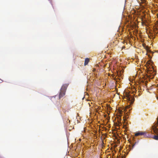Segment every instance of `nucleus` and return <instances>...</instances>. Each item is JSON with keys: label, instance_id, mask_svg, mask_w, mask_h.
<instances>
[{"label": "nucleus", "instance_id": "1", "mask_svg": "<svg viewBox=\"0 0 158 158\" xmlns=\"http://www.w3.org/2000/svg\"><path fill=\"white\" fill-rule=\"evenodd\" d=\"M144 135L145 137H148L149 135L146 132L139 131L135 134V136Z\"/></svg>", "mask_w": 158, "mask_h": 158}, {"label": "nucleus", "instance_id": "2", "mask_svg": "<svg viewBox=\"0 0 158 158\" xmlns=\"http://www.w3.org/2000/svg\"><path fill=\"white\" fill-rule=\"evenodd\" d=\"M152 129L153 130L154 132L156 134H158V128L157 127L155 126H153L152 127ZM153 139L155 140H158V135H155L153 137Z\"/></svg>", "mask_w": 158, "mask_h": 158}, {"label": "nucleus", "instance_id": "3", "mask_svg": "<svg viewBox=\"0 0 158 158\" xmlns=\"http://www.w3.org/2000/svg\"><path fill=\"white\" fill-rule=\"evenodd\" d=\"M126 97V99L128 102H130V103H133L135 100V99L134 98L129 95L128 94H127Z\"/></svg>", "mask_w": 158, "mask_h": 158}, {"label": "nucleus", "instance_id": "4", "mask_svg": "<svg viewBox=\"0 0 158 158\" xmlns=\"http://www.w3.org/2000/svg\"><path fill=\"white\" fill-rule=\"evenodd\" d=\"M154 32L156 34L158 33V21H156L155 23V25L154 27Z\"/></svg>", "mask_w": 158, "mask_h": 158}, {"label": "nucleus", "instance_id": "5", "mask_svg": "<svg viewBox=\"0 0 158 158\" xmlns=\"http://www.w3.org/2000/svg\"><path fill=\"white\" fill-rule=\"evenodd\" d=\"M68 85V84H64L62 86L60 90L66 92L67 87Z\"/></svg>", "mask_w": 158, "mask_h": 158}, {"label": "nucleus", "instance_id": "6", "mask_svg": "<svg viewBox=\"0 0 158 158\" xmlns=\"http://www.w3.org/2000/svg\"><path fill=\"white\" fill-rule=\"evenodd\" d=\"M65 92H66L61 90H60V92L59 95V99L61 98L65 95Z\"/></svg>", "mask_w": 158, "mask_h": 158}, {"label": "nucleus", "instance_id": "7", "mask_svg": "<svg viewBox=\"0 0 158 158\" xmlns=\"http://www.w3.org/2000/svg\"><path fill=\"white\" fill-rule=\"evenodd\" d=\"M89 61V59L88 58H86L85 59L84 63L85 65H87Z\"/></svg>", "mask_w": 158, "mask_h": 158}, {"label": "nucleus", "instance_id": "8", "mask_svg": "<svg viewBox=\"0 0 158 158\" xmlns=\"http://www.w3.org/2000/svg\"><path fill=\"white\" fill-rule=\"evenodd\" d=\"M111 76L113 77V78H114V79L115 80H116V77H114V74H112L111 75Z\"/></svg>", "mask_w": 158, "mask_h": 158}, {"label": "nucleus", "instance_id": "9", "mask_svg": "<svg viewBox=\"0 0 158 158\" xmlns=\"http://www.w3.org/2000/svg\"><path fill=\"white\" fill-rule=\"evenodd\" d=\"M147 76H148V77H149L150 78H153V77H154V76L153 75H152V76L151 75V76H150V75H148Z\"/></svg>", "mask_w": 158, "mask_h": 158}, {"label": "nucleus", "instance_id": "10", "mask_svg": "<svg viewBox=\"0 0 158 158\" xmlns=\"http://www.w3.org/2000/svg\"><path fill=\"white\" fill-rule=\"evenodd\" d=\"M136 143H135L134 145H133L132 146V149L133 148H134V146H135V144Z\"/></svg>", "mask_w": 158, "mask_h": 158}, {"label": "nucleus", "instance_id": "11", "mask_svg": "<svg viewBox=\"0 0 158 158\" xmlns=\"http://www.w3.org/2000/svg\"><path fill=\"white\" fill-rule=\"evenodd\" d=\"M156 124L157 125V126L158 127V118H157V122Z\"/></svg>", "mask_w": 158, "mask_h": 158}, {"label": "nucleus", "instance_id": "12", "mask_svg": "<svg viewBox=\"0 0 158 158\" xmlns=\"http://www.w3.org/2000/svg\"><path fill=\"white\" fill-rule=\"evenodd\" d=\"M95 71V69H94V70H93V71Z\"/></svg>", "mask_w": 158, "mask_h": 158}]
</instances>
